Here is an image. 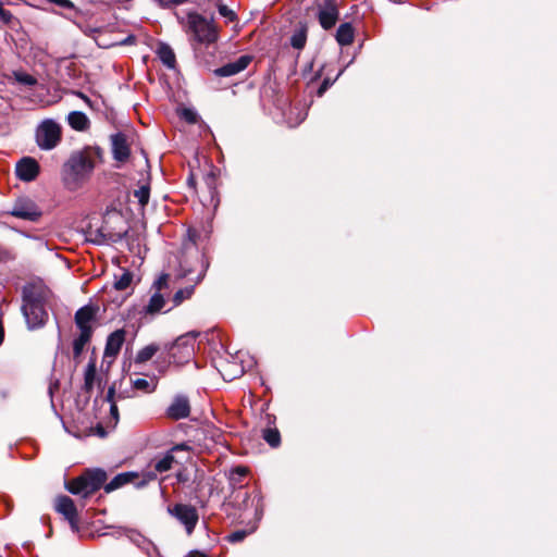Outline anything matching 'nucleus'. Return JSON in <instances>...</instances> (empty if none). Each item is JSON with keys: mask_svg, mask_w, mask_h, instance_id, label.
<instances>
[{"mask_svg": "<svg viewBox=\"0 0 557 557\" xmlns=\"http://www.w3.org/2000/svg\"><path fill=\"white\" fill-rule=\"evenodd\" d=\"M96 157V150L90 147L71 153L62 168V180L67 189L76 190L90 178Z\"/></svg>", "mask_w": 557, "mask_h": 557, "instance_id": "f257e3e1", "label": "nucleus"}, {"mask_svg": "<svg viewBox=\"0 0 557 557\" xmlns=\"http://www.w3.org/2000/svg\"><path fill=\"white\" fill-rule=\"evenodd\" d=\"M46 292L44 288L29 285L23 289L22 311L28 329L41 327L48 320V312L45 309Z\"/></svg>", "mask_w": 557, "mask_h": 557, "instance_id": "f03ea898", "label": "nucleus"}, {"mask_svg": "<svg viewBox=\"0 0 557 557\" xmlns=\"http://www.w3.org/2000/svg\"><path fill=\"white\" fill-rule=\"evenodd\" d=\"M197 335L196 332H188L178 336L171 345L165 346L169 357L174 363L183 364L194 357Z\"/></svg>", "mask_w": 557, "mask_h": 557, "instance_id": "7ed1b4c3", "label": "nucleus"}, {"mask_svg": "<svg viewBox=\"0 0 557 557\" xmlns=\"http://www.w3.org/2000/svg\"><path fill=\"white\" fill-rule=\"evenodd\" d=\"M62 139V128L52 119L44 120L36 129V143L42 150L55 148Z\"/></svg>", "mask_w": 557, "mask_h": 557, "instance_id": "20e7f679", "label": "nucleus"}, {"mask_svg": "<svg viewBox=\"0 0 557 557\" xmlns=\"http://www.w3.org/2000/svg\"><path fill=\"white\" fill-rule=\"evenodd\" d=\"M188 27L193 32L195 39L201 44H211L218 39V30L212 21L198 13L187 15Z\"/></svg>", "mask_w": 557, "mask_h": 557, "instance_id": "39448f33", "label": "nucleus"}, {"mask_svg": "<svg viewBox=\"0 0 557 557\" xmlns=\"http://www.w3.org/2000/svg\"><path fill=\"white\" fill-rule=\"evenodd\" d=\"M168 513L175 518L184 528L188 535H190L198 521L199 515L195 506L188 504H175L168 507Z\"/></svg>", "mask_w": 557, "mask_h": 557, "instance_id": "423d86ee", "label": "nucleus"}, {"mask_svg": "<svg viewBox=\"0 0 557 557\" xmlns=\"http://www.w3.org/2000/svg\"><path fill=\"white\" fill-rule=\"evenodd\" d=\"M10 214L26 221H38L41 216V211L38 206L28 198H20L13 205Z\"/></svg>", "mask_w": 557, "mask_h": 557, "instance_id": "0eeeda50", "label": "nucleus"}, {"mask_svg": "<svg viewBox=\"0 0 557 557\" xmlns=\"http://www.w3.org/2000/svg\"><path fill=\"white\" fill-rule=\"evenodd\" d=\"M15 172L20 180L30 182L34 181L39 173V164L35 159L25 157L16 163Z\"/></svg>", "mask_w": 557, "mask_h": 557, "instance_id": "6e6552de", "label": "nucleus"}, {"mask_svg": "<svg viewBox=\"0 0 557 557\" xmlns=\"http://www.w3.org/2000/svg\"><path fill=\"white\" fill-rule=\"evenodd\" d=\"M55 510L65 517L73 530H77V510L70 497L59 496L55 500Z\"/></svg>", "mask_w": 557, "mask_h": 557, "instance_id": "1a4fd4ad", "label": "nucleus"}, {"mask_svg": "<svg viewBox=\"0 0 557 557\" xmlns=\"http://www.w3.org/2000/svg\"><path fill=\"white\" fill-rule=\"evenodd\" d=\"M338 20V9L337 5L331 1L326 0L321 4L319 9V22L324 29L332 28Z\"/></svg>", "mask_w": 557, "mask_h": 557, "instance_id": "9d476101", "label": "nucleus"}, {"mask_svg": "<svg viewBox=\"0 0 557 557\" xmlns=\"http://www.w3.org/2000/svg\"><path fill=\"white\" fill-rule=\"evenodd\" d=\"M190 413L189 400L186 396H176L166 409V416L173 420L185 419Z\"/></svg>", "mask_w": 557, "mask_h": 557, "instance_id": "9b49d317", "label": "nucleus"}, {"mask_svg": "<svg viewBox=\"0 0 557 557\" xmlns=\"http://www.w3.org/2000/svg\"><path fill=\"white\" fill-rule=\"evenodd\" d=\"M250 61H251V57L242 55L237 60H235L233 62H228L227 64L216 69L214 71V73H215V75L221 76V77L233 76V75H236V74L240 73L242 71H244L248 66Z\"/></svg>", "mask_w": 557, "mask_h": 557, "instance_id": "f8f14e48", "label": "nucleus"}, {"mask_svg": "<svg viewBox=\"0 0 557 557\" xmlns=\"http://www.w3.org/2000/svg\"><path fill=\"white\" fill-rule=\"evenodd\" d=\"M96 309L91 306H85L75 313V323L82 333L92 334L91 322L95 320Z\"/></svg>", "mask_w": 557, "mask_h": 557, "instance_id": "ddd939ff", "label": "nucleus"}, {"mask_svg": "<svg viewBox=\"0 0 557 557\" xmlns=\"http://www.w3.org/2000/svg\"><path fill=\"white\" fill-rule=\"evenodd\" d=\"M112 152L115 160L124 162L129 157V147L125 135L119 133L111 136Z\"/></svg>", "mask_w": 557, "mask_h": 557, "instance_id": "4468645a", "label": "nucleus"}, {"mask_svg": "<svg viewBox=\"0 0 557 557\" xmlns=\"http://www.w3.org/2000/svg\"><path fill=\"white\" fill-rule=\"evenodd\" d=\"M83 478L85 479L88 495H91L104 484L107 474L104 471L96 469L85 472Z\"/></svg>", "mask_w": 557, "mask_h": 557, "instance_id": "2eb2a0df", "label": "nucleus"}, {"mask_svg": "<svg viewBox=\"0 0 557 557\" xmlns=\"http://www.w3.org/2000/svg\"><path fill=\"white\" fill-rule=\"evenodd\" d=\"M127 234V231H119V232H111L106 226L98 230L95 234V237L91 238V240L96 244H115L121 242L125 235Z\"/></svg>", "mask_w": 557, "mask_h": 557, "instance_id": "dca6fc26", "label": "nucleus"}, {"mask_svg": "<svg viewBox=\"0 0 557 557\" xmlns=\"http://www.w3.org/2000/svg\"><path fill=\"white\" fill-rule=\"evenodd\" d=\"M125 339V332L123 330H117L110 334L107 339L104 356L106 357H116L121 350V347Z\"/></svg>", "mask_w": 557, "mask_h": 557, "instance_id": "f3484780", "label": "nucleus"}, {"mask_svg": "<svg viewBox=\"0 0 557 557\" xmlns=\"http://www.w3.org/2000/svg\"><path fill=\"white\" fill-rule=\"evenodd\" d=\"M207 265L201 262V271L198 273L197 278L193 285L178 289L173 296L174 306L181 305L184 300L189 299L195 290V285L201 282L205 276Z\"/></svg>", "mask_w": 557, "mask_h": 557, "instance_id": "a211bd4d", "label": "nucleus"}, {"mask_svg": "<svg viewBox=\"0 0 557 557\" xmlns=\"http://www.w3.org/2000/svg\"><path fill=\"white\" fill-rule=\"evenodd\" d=\"M128 539L133 544L140 548L147 557H159L157 547L154 544L137 532H131Z\"/></svg>", "mask_w": 557, "mask_h": 557, "instance_id": "6ab92c4d", "label": "nucleus"}, {"mask_svg": "<svg viewBox=\"0 0 557 557\" xmlns=\"http://www.w3.org/2000/svg\"><path fill=\"white\" fill-rule=\"evenodd\" d=\"M138 479V473L136 472H123L115 475L108 484L104 485V490L107 493H110L116 488H120L128 483H136L135 480Z\"/></svg>", "mask_w": 557, "mask_h": 557, "instance_id": "aec40b11", "label": "nucleus"}, {"mask_svg": "<svg viewBox=\"0 0 557 557\" xmlns=\"http://www.w3.org/2000/svg\"><path fill=\"white\" fill-rule=\"evenodd\" d=\"M67 123L69 125L78 132H85L90 126V121L87 115L81 111H72L67 114Z\"/></svg>", "mask_w": 557, "mask_h": 557, "instance_id": "412c9836", "label": "nucleus"}, {"mask_svg": "<svg viewBox=\"0 0 557 557\" xmlns=\"http://www.w3.org/2000/svg\"><path fill=\"white\" fill-rule=\"evenodd\" d=\"M336 40L341 46H348L354 41V28L350 23L339 25L336 32Z\"/></svg>", "mask_w": 557, "mask_h": 557, "instance_id": "4be33fe9", "label": "nucleus"}, {"mask_svg": "<svg viewBox=\"0 0 557 557\" xmlns=\"http://www.w3.org/2000/svg\"><path fill=\"white\" fill-rule=\"evenodd\" d=\"M165 306V299L163 294L160 292H156L151 295L148 305L146 306V312L147 313H158L160 312Z\"/></svg>", "mask_w": 557, "mask_h": 557, "instance_id": "5701e85b", "label": "nucleus"}, {"mask_svg": "<svg viewBox=\"0 0 557 557\" xmlns=\"http://www.w3.org/2000/svg\"><path fill=\"white\" fill-rule=\"evenodd\" d=\"M66 488L70 493L75 495H81L83 497H88L87 487L85 484V479L83 474L66 484Z\"/></svg>", "mask_w": 557, "mask_h": 557, "instance_id": "b1692460", "label": "nucleus"}, {"mask_svg": "<svg viewBox=\"0 0 557 557\" xmlns=\"http://www.w3.org/2000/svg\"><path fill=\"white\" fill-rule=\"evenodd\" d=\"M160 350L159 345L157 344H150L141 348L136 357L135 362L136 363H144L150 360L158 351Z\"/></svg>", "mask_w": 557, "mask_h": 557, "instance_id": "393cba45", "label": "nucleus"}, {"mask_svg": "<svg viewBox=\"0 0 557 557\" xmlns=\"http://www.w3.org/2000/svg\"><path fill=\"white\" fill-rule=\"evenodd\" d=\"M158 55L162 63L166 65L168 67L172 69L175 66V54L170 46L168 45H161L158 48Z\"/></svg>", "mask_w": 557, "mask_h": 557, "instance_id": "a878e982", "label": "nucleus"}, {"mask_svg": "<svg viewBox=\"0 0 557 557\" xmlns=\"http://www.w3.org/2000/svg\"><path fill=\"white\" fill-rule=\"evenodd\" d=\"M175 462L174 455L172 451H168L160 459L154 460L153 468L156 472L162 473L169 471Z\"/></svg>", "mask_w": 557, "mask_h": 557, "instance_id": "bb28decb", "label": "nucleus"}, {"mask_svg": "<svg viewBox=\"0 0 557 557\" xmlns=\"http://www.w3.org/2000/svg\"><path fill=\"white\" fill-rule=\"evenodd\" d=\"M97 370L95 362H89L85 370V377H84V389L89 393L92 387L96 380Z\"/></svg>", "mask_w": 557, "mask_h": 557, "instance_id": "cd10ccee", "label": "nucleus"}, {"mask_svg": "<svg viewBox=\"0 0 557 557\" xmlns=\"http://www.w3.org/2000/svg\"><path fill=\"white\" fill-rule=\"evenodd\" d=\"M91 334H88L87 332H84L79 334L77 338L74 339L73 343V355L74 358L77 359L82 355L84 347L86 344L90 341Z\"/></svg>", "mask_w": 557, "mask_h": 557, "instance_id": "c85d7f7f", "label": "nucleus"}, {"mask_svg": "<svg viewBox=\"0 0 557 557\" xmlns=\"http://www.w3.org/2000/svg\"><path fill=\"white\" fill-rule=\"evenodd\" d=\"M133 386L145 393H152L157 387V379H136L133 381Z\"/></svg>", "mask_w": 557, "mask_h": 557, "instance_id": "c756f323", "label": "nucleus"}, {"mask_svg": "<svg viewBox=\"0 0 557 557\" xmlns=\"http://www.w3.org/2000/svg\"><path fill=\"white\" fill-rule=\"evenodd\" d=\"M262 437L271 447H277L281 443V435L277 429H264L262 431Z\"/></svg>", "mask_w": 557, "mask_h": 557, "instance_id": "7c9ffc66", "label": "nucleus"}, {"mask_svg": "<svg viewBox=\"0 0 557 557\" xmlns=\"http://www.w3.org/2000/svg\"><path fill=\"white\" fill-rule=\"evenodd\" d=\"M306 41H307V30L304 27L296 30L290 38V45L295 49H298V50H300L305 47Z\"/></svg>", "mask_w": 557, "mask_h": 557, "instance_id": "2f4dec72", "label": "nucleus"}, {"mask_svg": "<svg viewBox=\"0 0 557 557\" xmlns=\"http://www.w3.org/2000/svg\"><path fill=\"white\" fill-rule=\"evenodd\" d=\"M133 280V274L128 271H125L116 281L114 282V287L119 290L126 289Z\"/></svg>", "mask_w": 557, "mask_h": 557, "instance_id": "473e14b6", "label": "nucleus"}, {"mask_svg": "<svg viewBox=\"0 0 557 557\" xmlns=\"http://www.w3.org/2000/svg\"><path fill=\"white\" fill-rule=\"evenodd\" d=\"M13 76H14L15 81L22 85L34 86L37 83V79L34 76H32L25 72H18V71L14 72Z\"/></svg>", "mask_w": 557, "mask_h": 557, "instance_id": "72a5a7b5", "label": "nucleus"}, {"mask_svg": "<svg viewBox=\"0 0 557 557\" xmlns=\"http://www.w3.org/2000/svg\"><path fill=\"white\" fill-rule=\"evenodd\" d=\"M247 474L245 467H236L230 473V481L233 485L242 484V479Z\"/></svg>", "mask_w": 557, "mask_h": 557, "instance_id": "f704fd0d", "label": "nucleus"}, {"mask_svg": "<svg viewBox=\"0 0 557 557\" xmlns=\"http://www.w3.org/2000/svg\"><path fill=\"white\" fill-rule=\"evenodd\" d=\"M114 394H115V389L112 386L108 391L107 400L111 404L110 405V413H111L112 418L115 421H117L119 420V410H117V406H116V404L114 401Z\"/></svg>", "mask_w": 557, "mask_h": 557, "instance_id": "c9c22d12", "label": "nucleus"}, {"mask_svg": "<svg viewBox=\"0 0 557 557\" xmlns=\"http://www.w3.org/2000/svg\"><path fill=\"white\" fill-rule=\"evenodd\" d=\"M134 196L141 206H145L149 200V188L147 186H141L139 189L135 190Z\"/></svg>", "mask_w": 557, "mask_h": 557, "instance_id": "e433bc0d", "label": "nucleus"}, {"mask_svg": "<svg viewBox=\"0 0 557 557\" xmlns=\"http://www.w3.org/2000/svg\"><path fill=\"white\" fill-rule=\"evenodd\" d=\"M218 9H219V13H220L223 17L227 18L228 21H233V20H234V17H235V13H234V11H233V10H231L227 5H225V4H219Z\"/></svg>", "mask_w": 557, "mask_h": 557, "instance_id": "4c0bfd02", "label": "nucleus"}, {"mask_svg": "<svg viewBox=\"0 0 557 557\" xmlns=\"http://www.w3.org/2000/svg\"><path fill=\"white\" fill-rule=\"evenodd\" d=\"M248 532L246 531H235L228 535V541L232 543H237L243 541L247 536Z\"/></svg>", "mask_w": 557, "mask_h": 557, "instance_id": "58836bf2", "label": "nucleus"}, {"mask_svg": "<svg viewBox=\"0 0 557 557\" xmlns=\"http://www.w3.org/2000/svg\"><path fill=\"white\" fill-rule=\"evenodd\" d=\"M156 478H157L156 472H147L146 474H144L143 480L139 482H136L135 485L137 487L145 486L148 482L156 480Z\"/></svg>", "mask_w": 557, "mask_h": 557, "instance_id": "ea45409f", "label": "nucleus"}, {"mask_svg": "<svg viewBox=\"0 0 557 557\" xmlns=\"http://www.w3.org/2000/svg\"><path fill=\"white\" fill-rule=\"evenodd\" d=\"M168 285V275H161L153 284V287L157 289V292L161 293V289L166 287Z\"/></svg>", "mask_w": 557, "mask_h": 557, "instance_id": "a19ab883", "label": "nucleus"}, {"mask_svg": "<svg viewBox=\"0 0 557 557\" xmlns=\"http://www.w3.org/2000/svg\"><path fill=\"white\" fill-rule=\"evenodd\" d=\"M205 181L210 190H213L215 188V174L213 173V171L209 172L205 176Z\"/></svg>", "mask_w": 557, "mask_h": 557, "instance_id": "79ce46f5", "label": "nucleus"}, {"mask_svg": "<svg viewBox=\"0 0 557 557\" xmlns=\"http://www.w3.org/2000/svg\"><path fill=\"white\" fill-rule=\"evenodd\" d=\"M183 116L185 117L186 121H188L190 123L196 122V113L193 112L191 110H184Z\"/></svg>", "mask_w": 557, "mask_h": 557, "instance_id": "37998d69", "label": "nucleus"}, {"mask_svg": "<svg viewBox=\"0 0 557 557\" xmlns=\"http://www.w3.org/2000/svg\"><path fill=\"white\" fill-rule=\"evenodd\" d=\"M330 85H331V82L329 79H324L318 90V95L321 97L325 92V90L330 87Z\"/></svg>", "mask_w": 557, "mask_h": 557, "instance_id": "c03bdc74", "label": "nucleus"}, {"mask_svg": "<svg viewBox=\"0 0 557 557\" xmlns=\"http://www.w3.org/2000/svg\"><path fill=\"white\" fill-rule=\"evenodd\" d=\"M74 95L82 98L89 108H92V102L86 95L81 91H75Z\"/></svg>", "mask_w": 557, "mask_h": 557, "instance_id": "a18cd8bd", "label": "nucleus"}, {"mask_svg": "<svg viewBox=\"0 0 557 557\" xmlns=\"http://www.w3.org/2000/svg\"><path fill=\"white\" fill-rule=\"evenodd\" d=\"M9 259H10V253L7 250L0 248V262L7 261Z\"/></svg>", "mask_w": 557, "mask_h": 557, "instance_id": "49530a36", "label": "nucleus"}, {"mask_svg": "<svg viewBox=\"0 0 557 557\" xmlns=\"http://www.w3.org/2000/svg\"><path fill=\"white\" fill-rule=\"evenodd\" d=\"M0 16H1L5 22H8V21L10 20V17H11V14H10L8 11L3 10L2 8H0Z\"/></svg>", "mask_w": 557, "mask_h": 557, "instance_id": "de8ad7c7", "label": "nucleus"}, {"mask_svg": "<svg viewBox=\"0 0 557 557\" xmlns=\"http://www.w3.org/2000/svg\"><path fill=\"white\" fill-rule=\"evenodd\" d=\"M183 449H188V447L185 444H180V445L174 446L170 451H172V454H173L176 450H183Z\"/></svg>", "mask_w": 557, "mask_h": 557, "instance_id": "09e8293b", "label": "nucleus"}, {"mask_svg": "<svg viewBox=\"0 0 557 557\" xmlns=\"http://www.w3.org/2000/svg\"><path fill=\"white\" fill-rule=\"evenodd\" d=\"M176 479H177L178 482H186L187 481V478L182 472H178L176 474Z\"/></svg>", "mask_w": 557, "mask_h": 557, "instance_id": "8fccbe9b", "label": "nucleus"}, {"mask_svg": "<svg viewBox=\"0 0 557 557\" xmlns=\"http://www.w3.org/2000/svg\"><path fill=\"white\" fill-rule=\"evenodd\" d=\"M188 557H205V555L202 554H199V553H195V554H191L190 556Z\"/></svg>", "mask_w": 557, "mask_h": 557, "instance_id": "3c124183", "label": "nucleus"}, {"mask_svg": "<svg viewBox=\"0 0 557 557\" xmlns=\"http://www.w3.org/2000/svg\"><path fill=\"white\" fill-rule=\"evenodd\" d=\"M257 515H258V520L261 519L262 510L259 511V509L257 508Z\"/></svg>", "mask_w": 557, "mask_h": 557, "instance_id": "603ef678", "label": "nucleus"}, {"mask_svg": "<svg viewBox=\"0 0 557 557\" xmlns=\"http://www.w3.org/2000/svg\"><path fill=\"white\" fill-rule=\"evenodd\" d=\"M189 273H190L189 271L184 272V273H183V276H187Z\"/></svg>", "mask_w": 557, "mask_h": 557, "instance_id": "864d4df0", "label": "nucleus"}]
</instances>
